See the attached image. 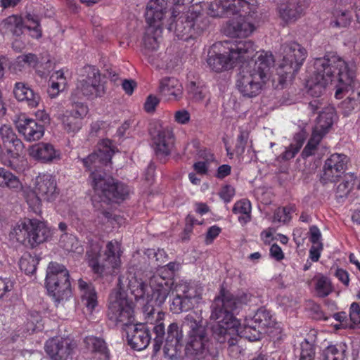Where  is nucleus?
<instances>
[{
    "label": "nucleus",
    "instance_id": "5",
    "mask_svg": "<svg viewBox=\"0 0 360 360\" xmlns=\"http://www.w3.org/2000/svg\"><path fill=\"white\" fill-rule=\"evenodd\" d=\"M255 51L254 43L250 40L218 41L210 48L206 62L212 71L219 73L245 62Z\"/></svg>",
    "mask_w": 360,
    "mask_h": 360
},
{
    "label": "nucleus",
    "instance_id": "53",
    "mask_svg": "<svg viewBox=\"0 0 360 360\" xmlns=\"http://www.w3.org/2000/svg\"><path fill=\"white\" fill-rule=\"evenodd\" d=\"M174 118L178 124H186L190 121L191 115L188 110L182 109L175 112Z\"/></svg>",
    "mask_w": 360,
    "mask_h": 360
},
{
    "label": "nucleus",
    "instance_id": "12",
    "mask_svg": "<svg viewBox=\"0 0 360 360\" xmlns=\"http://www.w3.org/2000/svg\"><path fill=\"white\" fill-rule=\"evenodd\" d=\"M51 232L46 222L37 219L25 218L19 220L11 229L9 236L17 242L35 247L46 241Z\"/></svg>",
    "mask_w": 360,
    "mask_h": 360
},
{
    "label": "nucleus",
    "instance_id": "35",
    "mask_svg": "<svg viewBox=\"0 0 360 360\" xmlns=\"http://www.w3.org/2000/svg\"><path fill=\"white\" fill-rule=\"evenodd\" d=\"M50 82L48 94L51 98H56L60 91L65 89L68 83L63 70L54 72L50 77Z\"/></svg>",
    "mask_w": 360,
    "mask_h": 360
},
{
    "label": "nucleus",
    "instance_id": "9",
    "mask_svg": "<svg viewBox=\"0 0 360 360\" xmlns=\"http://www.w3.org/2000/svg\"><path fill=\"white\" fill-rule=\"evenodd\" d=\"M276 325L275 319L271 312L265 308H259L252 318H246L243 326L239 323L236 326L237 332L230 334L229 331L224 333L226 342L229 347H235L239 338H244L250 341H256L262 338V334H271Z\"/></svg>",
    "mask_w": 360,
    "mask_h": 360
},
{
    "label": "nucleus",
    "instance_id": "17",
    "mask_svg": "<svg viewBox=\"0 0 360 360\" xmlns=\"http://www.w3.org/2000/svg\"><path fill=\"white\" fill-rule=\"evenodd\" d=\"M105 93V82L99 70L95 66L86 65L82 69L76 89L72 94V100L82 96L88 99H94L102 97Z\"/></svg>",
    "mask_w": 360,
    "mask_h": 360
},
{
    "label": "nucleus",
    "instance_id": "28",
    "mask_svg": "<svg viewBox=\"0 0 360 360\" xmlns=\"http://www.w3.org/2000/svg\"><path fill=\"white\" fill-rule=\"evenodd\" d=\"M0 136L4 148L11 157L17 158L23 151L24 144L11 126L3 124L0 128Z\"/></svg>",
    "mask_w": 360,
    "mask_h": 360
},
{
    "label": "nucleus",
    "instance_id": "6",
    "mask_svg": "<svg viewBox=\"0 0 360 360\" xmlns=\"http://www.w3.org/2000/svg\"><path fill=\"white\" fill-rule=\"evenodd\" d=\"M274 58L269 51L256 53V59L251 60L240 72L236 86L245 97L252 98L259 95L270 79V69Z\"/></svg>",
    "mask_w": 360,
    "mask_h": 360
},
{
    "label": "nucleus",
    "instance_id": "45",
    "mask_svg": "<svg viewBox=\"0 0 360 360\" xmlns=\"http://www.w3.org/2000/svg\"><path fill=\"white\" fill-rule=\"evenodd\" d=\"M304 143V139L301 134H297L294 139V143L285 149L283 153V158L285 160H290L293 158L299 152Z\"/></svg>",
    "mask_w": 360,
    "mask_h": 360
},
{
    "label": "nucleus",
    "instance_id": "27",
    "mask_svg": "<svg viewBox=\"0 0 360 360\" xmlns=\"http://www.w3.org/2000/svg\"><path fill=\"white\" fill-rule=\"evenodd\" d=\"M15 124L18 132L27 141H38L44 134V127L32 118L19 117Z\"/></svg>",
    "mask_w": 360,
    "mask_h": 360
},
{
    "label": "nucleus",
    "instance_id": "43",
    "mask_svg": "<svg viewBox=\"0 0 360 360\" xmlns=\"http://www.w3.org/2000/svg\"><path fill=\"white\" fill-rule=\"evenodd\" d=\"M295 211L296 207L292 204L278 207L274 212L273 222L286 224L291 220L292 214Z\"/></svg>",
    "mask_w": 360,
    "mask_h": 360
},
{
    "label": "nucleus",
    "instance_id": "1",
    "mask_svg": "<svg viewBox=\"0 0 360 360\" xmlns=\"http://www.w3.org/2000/svg\"><path fill=\"white\" fill-rule=\"evenodd\" d=\"M165 269L158 270L150 278L149 285L141 278L129 274L127 288L134 296L137 303L143 306L144 319L147 323L153 324V352L160 351L165 333L163 320L165 314L155 311L154 306L160 307L165 303L172 291L174 297L170 303V311L174 314L187 311L198 305L201 299V289L184 281L174 283L169 276H163Z\"/></svg>",
    "mask_w": 360,
    "mask_h": 360
},
{
    "label": "nucleus",
    "instance_id": "57",
    "mask_svg": "<svg viewBox=\"0 0 360 360\" xmlns=\"http://www.w3.org/2000/svg\"><path fill=\"white\" fill-rule=\"evenodd\" d=\"M25 28L27 29V30L30 32V37L34 39H39L42 36V30H41L40 23L33 25H25Z\"/></svg>",
    "mask_w": 360,
    "mask_h": 360
},
{
    "label": "nucleus",
    "instance_id": "14",
    "mask_svg": "<svg viewBox=\"0 0 360 360\" xmlns=\"http://www.w3.org/2000/svg\"><path fill=\"white\" fill-rule=\"evenodd\" d=\"M283 59L277 69L278 84L283 86L288 78H292L302 66L307 56V50L295 41H290L281 46Z\"/></svg>",
    "mask_w": 360,
    "mask_h": 360
},
{
    "label": "nucleus",
    "instance_id": "48",
    "mask_svg": "<svg viewBox=\"0 0 360 360\" xmlns=\"http://www.w3.org/2000/svg\"><path fill=\"white\" fill-rule=\"evenodd\" d=\"M16 63L19 65H27L29 67L34 68L38 63V58L33 53L21 55L17 58Z\"/></svg>",
    "mask_w": 360,
    "mask_h": 360
},
{
    "label": "nucleus",
    "instance_id": "33",
    "mask_svg": "<svg viewBox=\"0 0 360 360\" xmlns=\"http://www.w3.org/2000/svg\"><path fill=\"white\" fill-rule=\"evenodd\" d=\"M335 117V109L332 107L326 108L319 115L313 132L323 137L331 128Z\"/></svg>",
    "mask_w": 360,
    "mask_h": 360
},
{
    "label": "nucleus",
    "instance_id": "59",
    "mask_svg": "<svg viewBox=\"0 0 360 360\" xmlns=\"http://www.w3.org/2000/svg\"><path fill=\"white\" fill-rule=\"evenodd\" d=\"M209 166L210 164L198 160L193 164V167L198 174L205 175L208 172Z\"/></svg>",
    "mask_w": 360,
    "mask_h": 360
},
{
    "label": "nucleus",
    "instance_id": "52",
    "mask_svg": "<svg viewBox=\"0 0 360 360\" xmlns=\"http://www.w3.org/2000/svg\"><path fill=\"white\" fill-rule=\"evenodd\" d=\"M159 103L160 100L156 96L149 95L144 103V110L148 113H152L155 110Z\"/></svg>",
    "mask_w": 360,
    "mask_h": 360
},
{
    "label": "nucleus",
    "instance_id": "19",
    "mask_svg": "<svg viewBox=\"0 0 360 360\" xmlns=\"http://www.w3.org/2000/svg\"><path fill=\"white\" fill-rule=\"evenodd\" d=\"M88 112L86 105L72 100L70 107L58 114L57 119L67 134L75 135L82 128L84 119Z\"/></svg>",
    "mask_w": 360,
    "mask_h": 360
},
{
    "label": "nucleus",
    "instance_id": "41",
    "mask_svg": "<svg viewBox=\"0 0 360 360\" xmlns=\"http://www.w3.org/2000/svg\"><path fill=\"white\" fill-rule=\"evenodd\" d=\"M188 94L195 101H201L208 94V88L201 82H191L188 86Z\"/></svg>",
    "mask_w": 360,
    "mask_h": 360
},
{
    "label": "nucleus",
    "instance_id": "3",
    "mask_svg": "<svg viewBox=\"0 0 360 360\" xmlns=\"http://www.w3.org/2000/svg\"><path fill=\"white\" fill-rule=\"evenodd\" d=\"M133 303L128 300L124 290H113L109 297L108 317L115 324L120 323L127 327V341L134 349L142 350L147 347L151 336L143 323L131 325L134 318Z\"/></svg>",
    "mask_w": 360,
    "mask_h": 360
},
{
    "label": "nucleus",
    "instance_id": "58",
    "mask_svg": "<svg viewBox=\"0 0 360 360\" xmlns=\"http://www.w3.org/2000/svg\"><path fill=\"white\" fill-rule=\"evenodd\" d=\"M321 233L316 226H312L309 229V240L313 244L322 243L321 242Z\"/></svg>",
    "mask_w": 360,
    "mask_h": 360
},
{
    "label": "nucleus",
    "instance_id": "60",
    "mask_svg": "<svg viewBox=\"0 0 360 360\" xmlns=\"http://www.w3.org/2000/svg\"><path fill=\"white\" fill-rule=\"evenodd\" d=\"M323 249V244H314L309 250V257L313 262H317L321 256V251Z\"/></svg>",
    "mask_w": 360,
    "mask_h": 360
},
{
    "label": "nucleus",
    "instance_id": "16",
    "mask_svg": "<svg viewBox=\"0 0 360 360\" xmlns=\"http://www.w3.org/2000/svg\"><path fill=\"white\" fill-rule=\"evenodd\" d=\"M69 272L67 269L57 262L49 263L45 281L49 295L55 302L68 300L72 294Z\"/></svg>",
    "mask_w": 360,
    "mask_h": 360
},
{
    "label": "nucleus",
    "instance_id": "38",
    "mask_svg": "<svg viewBox=\"0 0 360 360\" xmlns=\"http://www.w3.org/2000/svg\"><path fill=\"white\" fill-rule=\"evenodd\" d=\"M1 26L6 31L15 36H20L25 28L22 18L18 15H11L5 18L1 22Z\"/></svg>",
    "mask_w": 360,
    "mask_h": 360
},
{
    "label": "nucleus",
    "instance_id": "37",
    "mask_svg": "<svg viewBox=\"0 0 360 360\" xmlns=\"http://www.w3.org/2000/svg\"><path fill=\"white\" fill-rule=\"evenodd\" d=\"M251 203L247 199L237 201L233 207V212L238 215V221L242 226L251 220Z\"/></svg>",
    "mask_w": 360,
    "mask_h": 360
},
{
    "label": "nucleus",
    "instance_id": "26",
    "mask_svg": "<svg viewBox=\"0 0 360 360\" xmlns=\"http://www.w3.org/2000/svg\"><path fill=\"white\" fill-rule=\"evenodd\" d=\"M184 334L176 323H171L167 328L164 353L170 359L176 358L183 347Z\"/></svg>",
    "mask_w": 360,
    "mask_h": 360
},
{
    "label": "nucleus",
    "instance_id": "64",
    "mask_svg": "<svg viewBox=\"0 0 360 360\" xmlns=\"http://www.w3.org/2000/svg\"><path fill=\"white\" fill-rule=\"evenodd\" d=\"M273 233L274 231L271 229L264 230L261 233V239L265 244H270L274 240Z\"/></svg>",
    "mask_w": 360,
    "mask_h": 360
},
{
    "label": "nucleus",
    "instance_id": "51",
    "mask_svg": "<svg viewBox=\"0 0 360 360\" xmlns=\"http://www.w3.org/2000/svg\"><path fill=\"white\" fill-rule=\"evenodd\" d=\"M219 195L225 202H229L235 195V189L230 185H226L221 188Z\"/></svg>",
    "mask_w": 360,
    "mask_h": 360
},
{
    "label": "nucleus",
    "instance_id": "42",
    "mask_svg": "<svg viewBox=\"0 0 360 360\" xmlns=\"http://www.w3.org/2000/svg\"><path fill=\"white\" fill-rule=\"evenodd\" d=\"M333 19L330 25L333 27H346L350 24L352 20L351 13L347 10L335 8L333 13Z\"/></svg>",
    "mask_w": 360,
    "mask_h": 360
},
{
    "label": "nucleus",
    "instance_id": "62",
    "mask_svg": "<svg viewBox=\"0 0 360 360\" xmlns=\"http://www.w3.org/2000/svg\"><path fill=\"white\" fill-rule=\"evenodd\" d=\"M231 172V167L229 165H222L217 168L216 177L219 179H223L229 176Z\"/></svg>",
    "mask_w": 360,
    "mask_h": 360
},
{
    "label": "nucleus",
    "instance_id": "54",
    "mask_svg": "<svg viewBox=\"0 0 360 360\" xmlns=\"http://www.w3.org/2000/svg\"><path fill=\"white\" fill-rule=\"evenodd\" d=\"M334 276L342 283L345 287H348L349 285V274L342 268H337Z\"/></svg>",
    "mask_w": 360,
    "mask_h": 360
},
{
    "label": "nucleus",
    "instance_id": "4",
    "mask_svg": "<svg viewBox=\"0 0 360 360\" xmlns=\"http://www.w3.org/2000/svg\"><path fill=\"white\" fill-rule=\"evenodd\" d=\"M248 293L242 292L236 296L230 292L221 289L219 295L216 297L212 304L211 319L216 321L212 326L214 338L220 343L226 342L224 333L230 334L237 332L236 326H239V321L233 315V311L250 300Z\"/></svg>",
    "mask_w": 360,
    "mask_h": 360
},
{
    "label": "nucleus",
    "instance_id": "56",
    "mask_svg": "<svg viewBox=\"0 0 360 360\" xmlns=\"http://www.w3.org/2000/svg\"><path fill=\"white\" fill-rule=\"evenodd\" d=\"M249 139V133L247 131H241L237 138V148L240 153H243Z\"/></svg>",
    "mask_w": 360,
    "mask_h": 360
},
{
    "label": "nucleus",
    "instance_id": "25",
    "mask_svg": "<svg viewBox=\"0 0 360 360\" xmlns=\"http://www.w3.org/2000/svg\"><path fill=\"white\" fill-rule=\"evenodd\" d=\"M307 0H278L277 12L286 24L297 21L303 14Z\"/></svg>",
    "mask_w": 360,
    "mask_h": 360
},
{
    "label": "nucleus",
    "instance_id": "49",
    "mask_svg": "<svg viewBox=\"0 0 360 360\" xmlns=\"http://www.w3.org/2000/svg\"><path fill=\"white\" fill-rule=\"evenodd\" d=\"M14 283L11 278L0 277V299L7 296L8 293L13 290Z\"/></svg>",
    "mask_w": 360,
    "mask_h": 360
},
{
    "label": "nucleus",
    "instance_id": "34",
    "mask_svg": "<svg viewBox=\"0 0 360 360\" xmlns=\"http://www.w3.org/2000/svg\"><path fill=\"white\" fill-rule=\"evenodd\" d=\"M78 285L81 292L82 303L89 311L92 312L98 305L97 293L94 287L82 279L78 281Z\"/></svg>",
    "mask_w": 360,
    "mask_h": 360
},
{
    "label": "nucleus",
    "instance_id": "15",
    "mask_svg": "<svg viewBox=\"0 0 360 360\" xmlns=\"http://www.w3.org/2000/svg\"><path fill=\"white\" fill-rule=\"evenodd\" d=\"M165 13L162 4L150 0L146 6L145 17L148 27L143 37L144 53L156 51L159 48L162 32V25Z\"/></svg>",
    "mask_w": 360,
    "mask_h": 360
},
{
    "label": "nucleus",
    "instance_id": "11",
    "mask_svg": "<svg viewBox=\"0 0 360 360\" xmlns=\"http://www.w3.org/2000/svg\"><path fill=\"white\" fill-rule=\"evenodd\" d=\"M22 191L29 207L36 214L41 212L42 201L52 202L59 195L55 177L47 172L36 176L33 191L27 188Z\"/></svg>",
    "mask_w": 360,
    "mask_h": 360
},
{
    "label": "nucleus",
    "instance_id": "21",
    "mask_svg": "<svg viewBox=\"0 0 360 360\" xmlns=\"http://www.w3.org/2000/svg\"><path fill=\"white\" fill-rule=\"evenodd\" d=\"M152 146L156 156L165 159L172 153L174 145V135L168 126L159 125L150 132Z\"/></svg>",
    "mask_w": 360,
    "mask_h": 360
},
{
    "label": "nucleus",
    "instance_id": "24",
    "mask_svg": "<svg viewBox=\"0 0 360 360\" xmlns=\"http://www.w3.org/2000/svg\"><path fill=\"white\" fill-rule=\"evenodd\" d=\"M348 158L344 154L335 153L324 164L321 181L324 183L337 181L347 169Z\"/></svg>",
    "mask_w": 360,
    "mask_h": 360
},
{
    "label": "nucleus",
    "instance_id": "18",
    "mask_svg": "<svg viewBox=\"0 0 360 360\" xmlns=\"http://www.w3.org/2000/svg\"><path fill=\"white\" fill-rule=\"evenodd\" d=\"M256 7L250 4V8L246 13L241 12L232 15L223 26L224 33L229 37L234 38H247L251 36L256 30L254 14Z\"/></svg>",
    "mask_w": 360,
    "mask_h": 360
},
{
    "label": "nucleus",
    "instance_id": "39",
    "mask_svg": "<svg viewBox=\"0 0 360 360\" xmlns=\"http://www.w3.org/2000/svg\"><path fill=\"white\" fill-rule=\"evenodd\" d=\"M313 282L315 292L320 297H327L333 290L330 279L322 274L316 275Z\"/></svg>",
    "mask_w": 360,
    "mask_h": 360
},
{
    "label": "nucleus",
    "instance_id": "31",
    "mask_svg": "<svg viewBox=\"0 0 360 360\" xmlns=\"http://www.w3.org/2000/svg\"><path fill=\"white\" fill-rule=\"evenodd\" d=\"M158 89L161 96L167 101H179L182 98V84L174 77L163 78L160 82Z\"/></svg>",
    "mask_w": 360,
    "mask_h": 360
},
{
    "label": "nucleus",
    "instance_id": "32",
    "mask_svg": "<svg viewBox=\"0 0 360 360\" xmlns=\"http://www.w3.org/2000/svg\"><path fill=\"white\" fill-rule=\"evenodd\" d=\"M86 348L94 354L97 360H110V352L105 342L95 336H88L84 339Z\"/></svg>",
    "mask_w": 360,
    "mask_h": 360
},
{
    "label": "nucleus",
    "instance_id": "55",
    "mask_svg": "<svg viewBox=\"0 0 360 360\" xmlns=\"http://www.w3.org/2000/svg\"><path fill=\"white\" fill-rule=\"evenodd\" d=\"M221 229L218 226H210L206 233L205 242L207 244H211L213 240L219 235Z\"/></svg>",
    "mask_w": 360,
    "mask_h": 360
},
{
    "label": "nucleus",
    "instance_id": "2",
    "mask_svg": "<svg viewBox=\"0 0 360 360\" xmlns=\"http://www.w3.org/2000/svg\"><path fill=\"white\" fill-rule=\"evenodd\" d=\"M314 69L305 83L309 95L319 98L329 84H335V96L338 99L342 98L344 92L352 91V94L342 103L345 112L360 109V91L356 93L353 91L356 85V65L353 62H347L336 54L329 53L316 58Z\"/></svg>",
    "mask_w": 360,
    "mask_h": 360
},
{
    "label": "nucleus",
    "instance_id": "44",
    "mask_svg": "<svg viewBox=\"0 0 360 360\" xmlns=\"http://www.w3.org/2000/svg\"><path fill=\"white\" fill-rule=\"evenodd\" d=\"M38 263L39 259L36 255L25 252L20 259L19 266L21 271H24L26 274H32L35 272Z\"/></svg>",
    "mask_w": 360,
    "mask_h": 360
},
{
    "label": "nucleus",
    "instance_id": "10",
    "mask_svg": "<svg viewBox=\"0 0 360 360\" xmlns=\"http://www.w3.org/2000/svg\"><path fill=\"white\" fill-rule=\"evenodd\" d=\"M185 324L188 327L186 349L198 360H216L214 352L207 347L206 327L201 312H191L185 317Z\"/></svg>",
    "mask_w": 360,
    "mask_h": 360
},
{
    "label": "nucleus",
    "instance_id": "40",
    "mask_svg": "<svg viewBox=\"0 0 360 360\" xmlns=\"http://www.w3.org/2000/svg\"><path fill=\"white\" fill-rule=\"evenodd\" d=\"M347 349L343 342L330 345L323 352V360H344Z\"/></svg>",
    "mask_w": 360,
    "mask_h": 360
},
{
    "label": "nucleus",
    "instance_id": "36",
    "mask_svg": "<svg viewBox=\"0 0 360 360\" xmlns=\"http://www.w3.org/2000/svg\"><path fill=\"white\" fill-rule=\"evenodd\" d=\"M0 187L15 191L22 189L19 178L4 167H0Z\"/></svg>",
    "mask_w": 360,
    "mask_h": 360
},
{
    "label": "nucleus",
    "instance_id": "8",
    "mask_svg": "<svg viewBox=\"0 0 360 360\" xmlns=\"http://www.w3.org/2000/svg\"><path fill=\"white\" fill-rule=\"evenodd\" d=\"M101 241H91L86 256L89 266L94 273L103 276L112 274L121 266V244L117 240L109 241L106 244L103 259H101Z\"/></svg>",
    "mask_w": 360,
    "mask_h": 360
},
{
    "label": "nucleus",
    "instance_id": "63",
    "mask_svg": "<svg viewBox=\"0 0 360 360\" xmlns=\"http://www.w3.org/2000/svg\"><path fill=\"white\" fill-rule=\"evenodd\" d=\"M122 86L126 94L131 95L134 92L136 84L133 80L124 79L122 82Z\"/></svg>",
    "mask_w": 360,
    "mask_h": 360
},
{
    "label": "nucleus",
    "instance_id": "13",
    "mask_svg": "<svg viewBox=\"0 0 360 360\" xmlns=\"http://www.w3.org/2000/svg\"><path fill=\"white\" fill-rule=\"evenodd\" d=\"M90 176L95 193L92 198L94 207H96V202H119L124 200L129 194L127 186L122 183L115 182L110 176L97 174L95 172H92Z\"/></svg>",
    "mask_w": 360,
    "mask_h": 360
},
{
    "label": "nucleus",
    "instance_id": "30",
    "mask_svg": "<svg viewBox=\"0 0 360 360\" xmlns=\"http://www.w3.org/2000/svg\"><path fill=\"white\" fill-rule=\"evenodd\" d=\"M13 94L18 101L25 103L31 108H37L41 101L39 94L23 82L15 84Z\"/></svg>",
    "mask_w": 360,
    "mask_h": 360
},
{
    "label": "nucleus",
    "instance_id": "46",
    "mask_svg": "<svg viewBox=\"0 0 360 360\" xmlns=\"http://www.w3.org/2000/svg\"><path fill=\"white\" fill-rule=\"evenodd\" d=\"M322 138L323 137L321 136V135L312 131L311 136L302 151V156L304 158H307L314 154L316 146L319 145Z\"/></svg>",
    "mask_w": 360,
    "mask_h": 360
},
{
    "label": "nucleus",
    "instance_id": "20",
    "mask_svg": "<svg viewBox=\"0 0 360 360\" xmlns=\"http://www.w3.org/2000/svg\"><path fill=\"white\" fill-rule=\"evenodd\" d=\"M250 3L245 0H214L207 4V13L213 18H227L246 13Z\"/></svg>",
    "mask_w": 360,
    "mask_h": 360
},
{
    "label": "nucleus",
    "instance_id": "22",
    "mask_svg": "<svg viewBox=\"0 0 360 360\" xmlns=\"http://www.w3.org/2000/svg\"><path fill=\"white\" fill-rule=\"evenodd\" d=\"M77 348L74 340L69 337H54L46 342L45 351L52 360H68Z\"/></svg>",
    "mask_w": 360,
    "mask_h": 360
},
{
    "label": "nucleus",
    "instance_id": "47",
    "mask_svg": "<svg viewBox=\"0 0 360 360\" xmlns=\"http://www.w3.org/2000/svg\"><path fill=\"white\" fill-rule=\"evenodd\" d=\"M300 349V360H314V347L308 340H304L301 342Z\"/></svg>",
    "mask_w": 360,
    "mask_h": 360
},
{
    "label": "nucleus",
    "instance_id": "7",
    "mask_svg": "<svg viewBox=\"0 0 360 360\" xmlns=\"http://www.w3.org/2000/svg\"><path fill=\"white\" fill-rule=\"evenodd\" d=\"M162 4L163 11L166 13L168 3L172 4V15L167 29L179 39L184 41L192 38L195 34V20L198 18L200 11L198 6L189 5L193 0H155Z\"/></svg>",
    "mask_w": 360,
    "mask_h": 360
},
{
    "label": "nucleus",
    "instance_id": "29",
    "mask_svg": "<svg viewBox=\"0 0 360 360\" xmlns=\"http://www.w3.org/2000/svg\"><path fill=\"white\" fill-rule=\"evenodd\" d=\"M29 155L43 163H50L60 159V151L49 143L40 142L29 148Z\"/></svg>",
    "mask_w": 360,
    "mask_h": 360
},
{
    "label": "nucleus",
    "instance_id": "23",
    "mask_svg": "<svg viewBox=\"0 0 360 360\" xmlns=\"http://www.w3.org/2000/svg\"><path fill=\"white\" fill-rule=\"evenodd\" d=\"M115 152V146L110 139H103L98 145V150L82 159L88 170L96 169L106 165Z\"/></svg>",
    "mask_w": 360,
    "mask_h": 360
},
{
    "label": "nucleus",
    "instance_id": "61",
    "mask_svg": "<svg viewBox=\"0 0 360 360\" xmlns=\"http://www.w3.org/2000/svg\"><path fill=\"white\" fill-rule=\"evenodd\" d=\"M270 255L276 261H281L284 258V253L281 247L277 244H273L270 248Z\"/></svg>",
    "mask_w": 360,
    "mask_h": 360
},
{
    "label": "nucleus",
    "instance_id": "50",
    "mask_svg": "<svg viewBox=\"0 0 360 360\" xmlns=\"http://www.w3.org/2000/svg\"><path fill=\"white\" fill-rule=\"evenodd\" d=\"M197 157L200 159V161L205 162L210 165L216 160L214 153L210 149L205 148L198 150Z\"/></svg>",
    "mask_w": 360,
    "mask_h": 360
}]
</instances>
